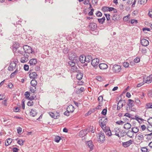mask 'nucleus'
<instances>
[{
  "mask_svg": "<svg viewBox=\"0 0 152 152\" xmlns=\"http://www.w3.org/2000/svg\"><path fill=\"white\" fill-rule=\"evenodd\" d=\"M107 110L106 109H104L102 112V114L104 115H106L107 113Z\"/></svg>",
  "mask_w": 152,
  "mask_h": 152,
  "instance_id": "53",
  "label": "nucleus"
},
{
  "mask_svg": "<svg viewBox=\"0 0 152 152\" xmlns=\"http://www.w3.org/2000/svg\"><path fill=\"white\" fill-rule=\"evenodd\" d=\"M152 82V77L151 76L147 77L145 80V83L148 84Z\"/></svg>",
  "mask_w": 152,
  "mask_h": 152,
  "instance_id": "23",
  "label": "nucleus"
},
{
  "mask_svg": "<svg viewBox=\"0 0 152 152\" xmlns=\"http://www.w3.org/2000/svg\"><path fill=\"white\" fill-rule=\"evenodd\" d=\"M30 113L31 115H32L33 117H35L37 115V113L36 110L31 109Z\"/></svg>",
  "mask_w": 152,
  "mask_h": 152,
  "instance_id": "24",
  "label": "nucleus"
},
{
  "mask_svg": "<svg viewBox=\"0 0 152 152\" xmlns=\"http://www.w3.org/2000/svg\"><path fill=\"white\" fill-rule=\"evenodd\" d=\"M66 110L69 111L70 113H72L75 110V108L72 105H69L66 108Z\"/></svg>",
  "mask_w": 152,
  "mask_h": 152,
  "instance_id": "17",
  "label": "nucleus"
},
{
  "mask_svg": "<svg viewBox=\"0 0 152 152\" xmlns=\"http://www.w3.org/2000/svg\"><path fill=\"white\" fill-rule=\"evenodd\" d=\"M89 28L92 31H94L95 30L97 27L96 24L94 23H90L88 26Z\"/></svg>",
  "mask_w": 152,
  "mask_h": 152,
  "instance_id": "6",
  "label": "nucleus"
},
{
  "mask_svg": "<svg viewBox=\"0 0 152 152\" xmlns=\"http://www.w3.org/2000/svg\"><path fill=\"white\" fill-rule=\"evenodd\" d=\"M69 58L70 60H73L77 61L78 57L75 54H72L71 56H69Z\"/></svg>",
  "mask_w": 152,
  "mask_h": 152,
  "instance_id": "25",
  "label": "nucleus"
},
{
  "mask_svg": "<svg viewBox=\"0 0 152 152\" xmlns=\"http://www.w3.org/2000/svg\"><path fill=\"white\" fill-rule=\"evenodd\" d=\"M98 100L99 102H102L103 100V97L102 96H100L98 98Z\"/></svg>",
  "mask_w": 152,
  "mask_h": 152,
  "instance_id": "55",
  "label": "nucleus"
},
{
  "mask_svg": "<svg viewBox=\"0 0 152 152\" xmlns=\"http://www.w3.org/2000/svg\"><path fill=\"white\" fill-rule=\"evenodd\" d=\"M17 143L20 145H22L23 144L24 141L21 139H20L18 141Z\"/></svg>",
  "mask_w": 152,
  "mask_h": 152,
  "instance_id": "44",
  "label": "nucleus"
},
{
  "mask_svg": "<svg viewBox=\"0 0 152 152\" xmlns=\"http://www.w3.org/2000/svg\"><path fill=\"white\" fill-rule=\"evenodd\" d=\"M70 70L72 72H77L78 71H79L78 70V68L77 67L75 66H74L71 67Z\"/></svg>",
  "mask_w": 152,
  "mask_h": 152,
  "instance_id": "28",
  "label": "nucleus"
},
{
  "mask_svg": "<svg viewBox=\"0 0 152 152\" xmlns=\"http://www.w3.org/2000/svg\"><path fill=\"white\" fill-rule=\"evenodd\" d=\"M23 49L24 50V52L26 54L27 53L30 54L32 53L33 52H34V51L33 50L32 48L30 46L26 45L23 47Z\"/></svg>",
  "mask_w": 152,
  "mask_h": 152,
  "instance_id": "1",
  "label": "nucleus"
},
{
  "mask_svg": "<svg viewBox=\"0 0 152 152\" xmlns=\"http://www.w3.org/2000/svg\"><path fill=\"white\" fill-rule=\"evenodd\" d=\"M100 121H102L103 122H104V123H106L107 122V118H102L100 119Z\"/></svg>",
  "mask_w": 152,
  "mask_h": 152,
  "instance_id": "47",
  "label": "nucleus"
},
{
  "mask_svg": "<svg viewBox=\"0 0 152 152\" xmlns=\"http://www.w3.org/2000/svg\"><path fill=\"white\" fill-rule=\"evenodd\" d=\"M131 131L133 134L136 133L138 132L139 129L137 127H134L132 128Z\"/></svg>",
  "mask_w": 152,
  "mask_h": 152,
  "instance_id": "27",
  "label": "nucleus"
},
{
  "mask_svg": "<svg viewBox=\"0 0 152 152\" xmlns=\"http://www.w3.org/2000/svg\"><path fill=\"white\" fill-rule=\"evenodd\" d=\"M148 15L150 18H152V11H149L148 13Z\"/></svg>",
  "mask_w": 152,
  "mask_h": 152,
  "instance_id": "64",
  "label": "nucleus"
},
{
  "mask_svg": "<svg viewBox=\"0 0 152 152\" xmlns=\"http://www.w3.org/2000/svg\"><path fill=\"white\" fill-rule=\"evenodd\" d=\"M89 3V0H85L83 4L85 5H87Z\"/></svg>",
  "mask_w": 152,
  "mask_h": 152,
  "instance_id": "62",
  "label": "nucleus"
},
{
  "mask_svg": "<svg viewBox=\"0 0 152 152\" xmlns=\"http://www.w3.org/2000/svg\"><path fill=\"white\" fill-rule=\"evenodd\" d=\"M37 76V75L36 72H32L30 73L29 74V77L33 79H34Z\"/></svg>",
  "mask_w": 152,
  "mask_h": 152,
  "instance_id": "16",
  "label": "nucleus"
},
{
  "mask_svg": "<svg viewBox=\"0 0 152 152\" xmlns=\"http://www.w3.org/2000/svg\"><path fill=\"white\" fill-rule=\"evenodd\" d=\"M129 19V16L128 15H127L125 16H124L123 18V20L124 21H127L128 19Z\"/></svg>",
  "mask_w": 152,
  "mask_h": 152,
  "instance_id": "57",
  "label": "nucleus"
},
{
  "mask_svg": "<svg viewBox=\"0 0 152 152\" xmlns=\"http://www.w3.org/2000/svg\"><path fill=\"white\" fill-rule=\"evenodd\" d=\"M29 55L27 54H24L23 56L22 57L20 60V62L22 63L26 62L28 60Z\"/></svg>",
  "mask_w": 152,
  "mask_h": 152,
  "instance_id": "7",
  "label": "nucleus"
},
{
  "mask_svg": "<svg viewBox=\"0 0 152 152\" xmlns=\"http://www.w3.org/2000/svg\"><path fill=\"white\" fill-rule=\"evenodd\" d=\"M77 61H75V60H70V61L68 62V64L71 67L74 66L75 65V63L77 62Z\"/></svg>",
  "mask_w": 152,
  "mask_h": 152,
  "instance_id": "19",
  "label": "nucleus"
},
{
  "mask_svg": "<svg viewBox=\"0 0 152 152\" xmlns=\"http://www.w3.org/2000/svg\"><path fill=\"white\" fill-rule=\"evenodd\" d=\"M37 63V61L36 58H32L29 60L28 63L30 66L33 67L36 65Z\"/></svg>",
  "mask_w": 152,
  "mask_h": 152,
  "instance_id": "9",
  "label": "nucleus"
},
{
  "mask_svg": "<svg viewBox=\"0 0 152 152\" xmlns=\"http://www.w3.org/2000/svg\"><path fill=\"white\" fill-rule=\"evenodd\" d=\"M105 17H103L101 18H99L98 19V21L99 23L102 24L104 22L105 20Z\"/></svg>",
  "mask_w": 152,
  "mask_h": 152,
  "instance_id": "35",
  "label": "nucleus"
},
{
  "mask_svg": "<svg viewBox=\"0 0 152 152\" xmlns=\"http://www.w3.org/2000/svg\"><path fill=\"white\" fill-rule=\"evenodd\" d=\"M135 102L138 106H140L141 104L140 100L138 98L135 99Z\"/></svg>",
  "mask_w": 152,
  "mask_h": 152,
  "instance_id": "37",
  "label": "nucleus"
},
{
  "mask_svg": "<svg viewBox=\"0 0 152 152\" xmlns=\"http://www.w3.org/2000/svg\"><path fill=\"white\" fill-rule=\"evenodd\" d=\"M77 73H78L76 75V78L78 80H80L82 78L83 74L80 71H78Z\"/></svg>",
  "mask_w": 152,
  "mask_h": 152,
  "instance_id": "15",
  "label": "nucleus"
},
{
  "mask_svg": "<svg viewBox=\"0 0 152 152\" xmlns=\"http://www.w3.org/2000/svg\"><path fill=\"white\" fill-rule=\"evenodd\" d=\"M102 15V13L99 11H98L96 13V15L98 17H101Z\"/></svg>",
  "mask_w": 152,
  "mask_h": 152,
  "instance_id": "61",
  "label": "nucleus"
},
{
  "mask_svg": "<svg viewBox=\"0 0 152 152\" xmlns=\"http://www.w3.org/2000/svg\"><path fill=\"white\" fill-rule=\"evenodd\" d=\"M131 127V124L129 123H127L124 124V127L126 129H129Z\"/></svg>",
  "mask_w": 152,
  "mask_h": 152,
  "instance_id": "29",
  "label": "nucleus"
},
{
  "mask_svg": "<svg viewBox=\"0 0 152 152\" xmlns=\"http://www.w3.org/2000/svg\"><path fill=\"white\" fill-rule=\"evenodd\" d=\"M24 95L26 99H28L30 96L29 92L28 91L26 92L25 93Z\"/></svg>",
  "mask_w": 152,
  "mask_h": 152,
  "instance_id": "41",
  "label": "nucleus"
},
{
  "mask_svg": "<svg viewBox=\"0 0 152 152\" xmlns=\"http://www.w3.org/2000/svg\"><path fill=\"white\" fill-rule=\"evenodd\" d=\"M120 132V130L118 128H115L114 129V130L112 131L113 132L115 133V135L118 136V137H120L119 133Z\"/></svg>",
  "mask_w": 152,
  "mask_h": 152,
  "instance_id": "18",
  "label": "nucleus"
},
{
  "mask_svg": "<svg viewBox=\"0 0 152 152\" xmlns=\"http://www.w3.org/2000/svg\"><path fill=\"white\" fill-rule=\"evenodd\" d=\"M61 140V137L59 136H56L55 138V141L57 142H58Z\"/></svg>",
  "mask_w": 152,
  "mask_h": 152,
  "instance_id": "43",
  "label": "nucleus"
},
{
  "mask_svg": "<svg viewBox=\"0 0 152 152\" xmlns=\"http://www.w3.org/2000/svg\"><path fill=\"white\" fill-rule=\"evenodd\" d=\"M127 135L129 137L132 138L134 135V134L132 132V131L129 130L126 133Z\"/></svg>",
  "mask_w": 152,
  "mask_h": 152,
  "instance_id": "32",
  "label": "nucleus"
},
{
  "mask_svg": "<svg viewBox=\"0 0 152 152\" xmlns=\"http://www.w3.org/2000/svg\"><path fill=\"white\" fill-rule=\"evenodd\" d=\"M148 0H138V3L140 4H143L146 3Z\"/></svg>",
  "mask_w": 152,
  "mask_h": 152,
  "instance_id": "38",
  "label": "nucleus"
},
{
  "mask_svg": "<svg viewBox=\"0 0 152 152\" xmlns=\"http://www.w3.org/2000/svg\"><path fill=\"white\" fill-rule=\"evenodd\" d=\"M108 7H103L102 8V10L104 11V12H105L106 11H108Z\"/></svg>",
  "mask_w": 152,
  "mask_h": 152,
  "instance_id": "45",
  "label": "nucleus"
},
{
  "mask_svg": "<svg viewBox=\"0 0 152 152\" xmlns=\"http://www.w3.org/2000/svg\"><path fill=\"white\" fill-rule=\"evenodd\" d=\"M12 141V140L10 138L8 139L5 142V145L8 146L11 144Z\"/></svg>",
  "mask_w": 152,
  "mask_h": 152,
  "instance_id": "36",
  "label": "nucleus"
},
{
  "mask_svg": "<svg viewBox=\"0 0 152 152\" xmlns=\"http://www.w3.org/2000/svg\"><path fill=\"white\" fill-rule=\"evenodd\" d=\"M34 102L33 101L30 102L29 101L27 103V105L29 106H32L33 105Z\"/></svg>",
  "mask_w": 152,
  "mask_h": 152,
  "instance_id": "51",
  "label": "nucleus"
},
{
  "mask_svg": "<svg viewBox=\"0 0 152 152\" xmlns=\"http://www.w3.org/2000/svg\"><path fill=\"white\" fill-rule=\"evenodd\" d=\"M99 135V139L98 141L99 142L102 143L105 140V136L103 133L100 132L98 134Z\"/></svg>",
  "mask_w": 152,
  "mask_h": 152,
  "instance_id": "3",
  "label": "nucleus"
},
{
  "mask_svg": "<svg viewBox=\"0 0 152 152\" xmlns=\"http://www.w3.org/2000/svg\"><path fill=\"white\" fill-rule=\"evenodd\" d=\"M99 123L100 126L102 129L103 130L104 129H105L107 128L106 126V123H104V122H103L102 121H100V120L99 121Z\"/></svg>",
  "mask_w": 152,
  "mask_h": 152,
  "instance_id": "22",
  "label": "nucleus"
},
{
  "mask_svg": "<svg viewBox=\"0 0 152 152\" xmlns=\"http://www.w3.org/2000/svg\"><path fill=\"white\" fill-rule=\"evenodd\" d=\"M132 142V140H130L128 141L123 142L122 145L124 147L126 148L131 145Z\"/></svg>",
  "mask_w": 152,
  "mask_h": 152,
  "instance_id": "11",
  "label": "nucleus"
},
{
  "mask_svg": "<svg viewBox=\"0 0 152 152\" xmlns=\"http://www.w3.org/2000/svg\"><path fill=\"white\" fill-rule=\"evenodd\" d=\"M16 64L15 62L14 61L11 62L8 68V70L9 71H12L15 68Z\"/></svg>",
  "mask_w": 152,
  "mask_h": 152,
  "instance_id": "5",
  "label": "nucleus"
},
{
  "mask_svg": "<svg viewBox=\"0 0 152 152\" xmlns=\"http://www.w3.org/2000/svg\"><path fill=\"white\" fill-rule=\"evenodd\" d=\"M36 90V87H34V88H30V91L32 93H34L35 91Z\"/></svg>",
  "mask_w": 152,
  "mask_h": 152,
  "instance_id": "58",
  "label": "nucleus"
},
{
  "mask_svg": "<svg viewBox=\"0 0 152 152\" xmlns=\"http://www.w3.org/2000/svg\"><path fill=\"white\" fill-rule=\"evenodd\" d=\"M137 137L139 140H142L144 138V137L143 135L141 133L138 134H137Z\"/></svg>",
  "mask_w": 152,
  "mask_h": 152,
  "instance_id": "34",
  "label": "nucleus"
},
{
  "mask_svg": "<svg viewBox=\"0 0 152 152\" xmlns=\"http://www.w3.org/2000/svg\"><path fill=\"white\" fill-rule=\"evenodd\" d=\"M112 19L113 20H114L115 21L117 20L118 19V16L117 15V14H115L112 17Z\"/></svg>",
  "mask_w": 152,
  "mask_h": 152,
  "instance_id": "40",
  "label": "nucleus"
},
{
  "mask_svg": "<svg viewBox=\"0 0 152 152\" xmlns=\"http://www.w3.org/2000/svg\"><path fill=\"white\" fill-rule=\"evenodd\" d=\"M99 61V60L98 58H94L91 61V64L95 69L98 67V65Z\"/></svg>",
  "mask_w": 152,
  "mask_h": 152,
  "instance_id": "2",
  "label": "nucleus"
},
{
  "mask_svg": "<svg viewBox=\"0 0 152 152\" xmlns=\"http://www.w3.org/2000/svg\"><path fill=\"white\" fill-rule=\"evenodd\" d=\"M31 86L34 87H36L37 84V82L35 79H33L31 82Z\"/></svg>",
  "mask_w": 152,
  "mask_h": 152,
  "instance_id": "30",
  "label": "nucleus"
},
{
  "mask_svg": "<svg viewBox=\"0 0 152 152\" xmlns=\"http://www.w3.org/2000/svg\"><path fill=\"white\" fill-rule=\"evenodd\" d=\"M137 22V20L135 19H132L131 20V23L134 25H136Z\"/></svg>",
  "mask_w": 152,
  "mask_h": 152,
  "instance_id": "46",
  "label": "nucleus"
},
{
  "mask_svg": "<svg viewBox=\"0 0 152 152\" xmlns=\"http://www.w3.org/2000/svg\"><path fill=\"white\" fill-rule=\"evenodd\" d=\"M148 122L150 124H152V118H150L148 120Z\"/></svg>",
  "mask_w": 152,
  "mask_h": 152,
  "instance_id": "63",
  "label": "nucleus"
},
{
  "mask_svg": "<svg viewBox=\"0 0 152 152\" xmlns=\"http://www.w3.org/2000/svg\"><path fill=\"white\" fill-rule=\"evenodd\" d=\"M141 151L142 152H147L148 149L146 147H142L141 148Z\"/></svg>",
  "mask_w": 152,
  "mask_h": 152,
  "instance_id": "54",
  "label": "nucleus"
},
{
  "mask_svg": "<svg viewBox=\"0 0 152 152\" xmlns=\"http://www.w3.org/2000/svg\"><path fill=\"white\" fill-rule=\"evenodd\" d=\"M79 61L82 63H84L86 62L85 56H80L79 57Z\"/></svg>",
  "mask_w": 152,
  "mask_h": 152,
  "instance_id": "20",
  "label": "nucleus"
},
{
  "mask_svg": "<svg viewBox=\"0 0 152 152\" xmlns=\"http://www.w3.org/2000/svg\"><path fill=\"white\" fill-rule=\"evenodd\" d=\"M49 115L51 117L55 119L57 118V116H55L54 115V114L52 112H50Z\"/></svg>",
  "mask_w": 152,
  "mask_h": 152,
  "instance_id": "42",
  "label": "nucleus"
},
{
  "mask_svg": "<svg viewBox=\"0 0 152 152\" xmlns=\"http://www.w3.org/2000/svg\"><path fill=\"white\" fill-rule=\"evenodd\" d=\"M128 105L129 108H132L134 106V101L133 100L129 99L128 100Z\"/></svg>",
  "mask_w": 152,
  "mask_h": 152,
  "instance_id": "21",
  "label": "nucleus"
},
{
  "mask_svg": "<svg viewBox=\"0 0 152 152\" xmlns=\"http://www.w3.org/2000/svg\"><path fill=\"white\" fill-rule=\"evenodd\" d=\"M116 124L119 125H122L124 123V122L121 120H120L117 121L116 122Z\"/></svg>",
  "mask_w": 152,
  "mask_h": 152,
  "instance_id": "56",
  "label": "nucleus"
},
{
  "mask_svg": "<svg viewBox=\"0 0 152 152\" xmlns=\"http://www.w3.org/2000/svg\"><path fill=\"white\" fill-rule=\"evenodd\" d=\"M112 69L114 72L117 73L120 71L121 68L119 65L115 64L112 67Z\"/></svg>",
  "mask_w": 152,
  "mask_h": 152,
  "instance_id": "4",
  "label": "nucleus"
},
{
  "mask_svg": "<svg viewBox=\"0 0 152 152\" xmlns=\"http://www.w3.org/2000/svg\"><path fill=\"white\" fill-rule=\"evenodd\" d=\"M145 108L148 109L150 108H152V103H148L146 104Z\"/></svg>",
  "mask_w": 152,
  "mask_h": 152,
  "instance_id": "33",
  "label": "nucleus"
},
{
  "mask_svg": "<svg viewBox=\"0 0 152 152\" xmlns=\"http://www.w3.org/2000/svg\"><path fill=\"white\" fill-rule=\"evenodd\" d=\"M85 56L86 62L87 63L90 62L93 59V58L91 54H87Z\"/></svg>",
  "mask_w": 152,
  "mask_h": 152,
  "instance_id": "10",
  "label": "nucleus"
},
{
  "mask_svg": "<svg viewBox=\"0 0 152 152\" xmlns=\"http://www.w3.org/2000/svg\"><path fill=\"white\" fill-rule=\"evenodd\" d=\"M125 103V102L124 100H120L118 103L117 110H119L123 106L124 104Z\"/></svg>",
  "mask_w": 152,
  "mask_h": 152,
  "instance_id": "8",
  "label": "nucleus"
},
{
  "mask_svg": "<svg viewBox=\"0 0 152 152\" xmlns=\"http://www.w3.org/2000/svg\"><path fill=\"white\" fill-rule=\"evenodd\" d=\"M88 145L91 149H93L94 145L92 142L91 141H88L87 143Z\"/></svg>",
  "mask_w": 152,
  "mask_h": 152,
  "instance_id": "26",
  "label": "nucleus"
},
{
  "mask_svg": "<svg viewBox=\"0 0 152 152\" xmlns=\"http://www.w3.org/2000/svg\"><path fill=\"white\" fill-rule=\"evenodd\" d=\"M22 128L21 127H18L17 128V133L18 134L22 132Z\"/></svg>",
  "mask_w": 152,
  "mask_h": 152,
  "instance_id": "52",
  "label": "nucleus"
},
{
  "mask_svg": "<svg viewBox=\"0 0 152 152\" xmlns=\"http://www.w3.org/2000/svg\"><path fill=\"white\" fill-rule=\"evenodd\" d=\"M99 68L102 70L106 69L108 67L107 65L105 63L100 64H99Z\"/></svg>",
  "mask_w": 152,
  "mask_h": 152,
  "instance_id": "14",
  "label": "nucleus"
},
{
  "mask_svg": "<svg viewBox=\"0 0 152 152\" xmlns=\"http://www.w3.org/2000/svg\"><path fill=\"white\" fill-rule=\"evenodd\" d=\"M134 61L135 63H138L140 61V59L139 57H137L134 59Z\"/></svg>",
  "mask_w": 152,
  "mask_h": 152,
  "instance_id": "60",
  "label": "nucleus"
},
{
  "mask_svg": "<svg viewBox=\"0 0 152 152\" xmlns=\"http://www.w3.org/2000/svg\"><path fill=\"white\" fill-rule=\"evenodd\" d=\"M84 91V88L83 87H81L80 88H78L77 90V94H80L81 93Z\"/></svg>",
  "mask_w": 152,
  "mask_h": 152,
  "instance_id": "31",
  "label": "nucleus"
},
{
  "mask_svg": "<svg viewBox=\"0 0 152 152\" xmlns=\"http://www.w3.org/2000/svg\"><path fill=\"white\" fill-rule=\"evenodd\" d=\"M119 7L121 10L122 11L124 9V4H120L119 6Z\"/></svg>",
  "mask_w": 152,
  "mask_h": 152,
  "instance_id": "59",
  "label": "nucleus"
},
{
  "mask_svg": "<svg viewBox=\"0 0 152 152\" xmlns=\"http://www.w3.org/2000/svg\"><path fill=\"white\" fill-rule=\"evenodd\" d=\"M18 72V69H17L14 72L12 73L10 75V78H12L13 77L15 76L16 73H17Z\"/></svg>",
  "mask_w": 152,
  "mask_h": 152,
  "instance_id": "39",
  "label": "nucleus"
},
{
  "mask_svg": "<svg viewBox=\"0 0 152 152\" xmlns=\"http://www.w3.org/2000/svg\"><path fill=\"white\" fill-rule=\"evenodd\" d=\"M104 15H105V16L106 17V18L107 19V21H109L110 20V15L109 14H105Z\"/></svg>",
  "mask_w": 152,
  "mask_h": 152,
  "instance_id": "49",
  "label": "nucleus"
},
{
  "mask_svg": "<svg viewBox=\"0 0 152 152\" xmlns=\"http://www.w3.org/2000/svg\"><path fill=\"white\" fill-rule=\"evenodd\" d=\"M123 65L125 67H128L129 66V64L127 62H124L123 64Z\"/></svg>",
  "mask_w": 152,
  "mask_h": 152,
  "instance_id": "50",
  "label": "nucleus"
},
{
  "mask_svg": "<svg viewBox=\"0 0 152 152\" xmlns=\"http://www.w3.org/2000/svg\"><path fill=\"white\" fill-rule=\"evenodd\" d=\"M24 69L25 71H28L29 69V66L27 64H25L24 66Z\"/></svg>",
  "mask_w": 152,
  "mask_h": 152,
  "instance_id": "48",
  "label": "nucleus"
},
{
  "mask_svg": "<svg viewBox=\"0 0 152 152\" xmlns=\"http://www.w3.org/2000/svg\"><path fill=\"white\" fill-rule=\"evenodd\" d=\"M141 44L142 45L146 46L149 45V42L146 39H144L141 40Z\"/></svg>",
  "mask_w": 152,
  "mask_h": 152,
  "instance_id": "12",
  "label": "nucleus"
},
{
  "mask_svg": "<svg viewBox=\"0 0 152 152\" xmlns=\"http://www.w3.org/2000/svg\"><path fill=\"white\" fill-rule=\"evenodd\" d=\"M103 130L106 134L108 136H110L112 135V133L110 130V129L108 128H107L105 129H104Z\"/></svg>",
  "mask_w": 152,
  "mask_h": 152,
  "instance_id": "13",
  "label": "nucleus"
}]
</instances>
